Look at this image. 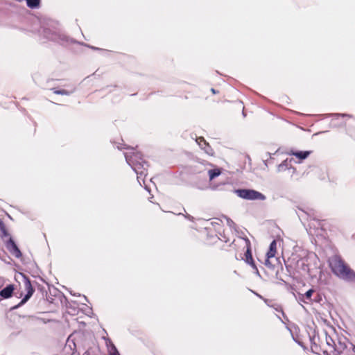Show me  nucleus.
Returning <instances> with one entry per match:
<instances>
[{
	"instance_id": "nucleus-4",
	"label": "nucleus",
	"mask_w": 355,
	"mask_h": 355,
	"mask_svg": "<svg viewBox=\"0 0 355 355\" xmlns=\"http://www.w3.org/2000/svg\"><path fill=\"white\" fill-rule=\"evenodd\" d=\"M235 193L237 194L239 197L245 200H264L266 198L263 193L253 189H240L236 190Z\"/></svg>"
},
{
	"instance_id": "nucleus-3",
	"label": "nucleus",
	"mask_w": 355,
	"mask_h": 355,
	"mask_svg": "<svg viewBox=\"0 0 355 355\" xmlns=\"http://www.w3.org/2000/svg\"><path fill=\"white\" fill-rule=\"evenodd\" d=\"M125 158L137 175L141 176L146 175L148 164L143 159L140 153H135L130 155H126Z\"/></svg>"
},
{
	"instance_id": "nucleus-13",
	"label": "nucleus",
	"mask_w": 355,
	"mask_h": 355,
	"mask_svg": "<svg viewBox=\"0 0 355 355\" xmlns=\"http://www.w3.org/2000/svg\"><path fill=\"white\" fill-rule=\"evenodd\" d=\"M311 154V151H292L291 155L295 156L300 160H303L308 157V156Z\"/></svg>"
},
{
	"instance_id": "nucleus-17",
	"label": "nucleus",
	"mask_w": 355,
	"mask_h": 355,
	"mask_svg": "<svg viewBox=\"0 0 355 355\" xmlns=\"http://www.w3.org/2000/svg\"><path fill=\"white\" fill-rule=\"evenodd\" d=\"M110 349L109 351L110 355H120L115 345L110 341Z\"/></svg>"
},
{
	"instance_id": "nucleus-11",
	"label": "nucleus",
	"mask_w": 355,
	"mask_h": 355,
	"mask_svg": "<svg viewBox=\"0 0 355 355\" xmlns=\"http://www.w3.org/2000/svg\"><path fill=\"white\" fill-rule=\"evenodd\" d=\"M15 291V286L13 284H9L4 288L0 291V301L1 299H8L12 297V293Z\"/></svg>"
},
{
	"instance_id": "nucleus-8",
	"label": "nucleus",
	"mask_w": 355,
	"mask_h": 355,
	"mask_svg": "<svg viewBox=\"0 0 355 355\" xmlns=\"http://www.w3.org/2000/svg\"><path fill=\"white\" fill-rule=\"evenodd\" d=\"M277 253V242L275 240H273L269 246V250L268 252L266 253V259L265 260L264 264L268 267L271 268L272 267V263L270 261V259L275 257Z\"/></svg>"
},
{
	"instance_id": "nucleus-20",
	"label": "nucleus",
	"mask_w": 355,
	"mask_h": 355,
	"mask_svg": "<svg viewBox=\"0 0 355 355\" xmlns=\"http://www.w3.org/2000/svg\"><path fill=\"white\" fill-rule=\"evenodd\" d=\"M211 90V92H212V93H213V94H216V91H215V89H213V88H212Z\"/></svg>"
},
{
	"instance_id": "nucleus-19",
	"label": "nucleus",
	"mask_w": 355,
	"mask_h": 355,
	"mask_svg": "<svg viewBox=\"0 0 355 355\" xmlns=\"http://www.w3.org/2000/svg\"><path fill=\"white\" fill-rule=\"evenodd\" d=\"M54 93L55 94H62V95H64V94H67V92L64 89H62V90H54Z\"/></svg>"
},
{
	"instance_id": "nucleus-9",
	"label": "nucleus",
	"mask_w": 355,
	"mask_h": 355,
	"mask_svg": "<svg viewBox=\"0 0 355 355\" xmlns=\"http://www.w3.org/2000/svg\"><path fill=\"white\" fill-rule=\"evenodd\" d=\"M220 241V238L213 231H207L206 237L204 239L205 245L211 246Z\"/></svg>"
},
{
	"instance_id": "nucleus-16",
	"label": "nucleus",
	"mask_w": 355,
	"mask_h": 355,
	"mask_svg": "<svg viewBox=\"0 0 355 355\" xmlns=\"http://www.w3.org/2000/svg\"><path fill=\"white\" fill-rule=\"evenodd\" d=\"M28 8H35L40 6V0H26Z\"/></svg>"
},
{
	"instance_id": "nucleus-15",
	"label": "nucleus",
	"mask_w": 355,
	"mask_h": 355,
	"mask_svg": "<svg viewBox=\"0 0 355 355\" xmlns=\"http://www.w3.org/2000/svg\"><path fill=\"white\" fill-rule=\"evenodd\" d=\"M208 173H209V180H212L214 178L218 176L221 173V171H220V169L216 168V169L209 170Z\"/></svg>"
},
{
	"instance_id": "nucleus-1",
	"label": "nucleus",
	"mask_w": 355,
	"mask_h": 355,
	"mask_svg": "<svg viewBox=\"0 0 355 355\" xmlns=\"http://www.w3.org/2000/svg\"><path fill=\"white\" fill-rule=\"evenodd\" d=\"M349 341L345 336H339L333 332L332 334L326 333L325 343L318 347L314 342L311 349L320 355H355V352L347 349Z\"/></svg>"
},
{
	"instance_id": "nucleus-10",
	"label": "nucleus",
	"mask_w": 355,
	"mask_h": 355,
	"mask_svg": "<svg viewBox=\"0 0 355 355\" xmlns=\"http://www.w3.org/2000/svg\"><path fill=\"white\" fill-rule=\"evenodd\" d=\"M197 143L200 148L209 156H214L215 152L211 146L202 137H200L196 139Z\"/></svg>"
},
{
	"instance_id": "nucleus-14",
	"label": "nucleus",
	"mask_w": 355,
	"mask_h": 355,
	"mask_svg": "<svg viewBox=\"0 0 355 355\" xmlns=\"http://www.w3.org/2000/svg\"><path fill=\"white\" fill-rule=\"evenodd\" d=\"M245 261L252 266L253 268H256L254 261L252 258V252H251V248L248 249V250L245 251Z\"/></svg>"
},
{
	"instance_id": "nucleus-7",
	"label": "nucleus",
	"mask_w": 355,
	"mask_h": 355,
	"mask_svg": "<svg viewBox=\"0 0 355 355\" xmlns=\"http://www.w3.org/2000/svg\"><path fill=\"white\" fill-rule=\"evenodd\" d=\"M24 289L26 291V294L25 295L24 298L21 300V302H19V304H18L17 306H21L24 304H25L31 297V296L33 295V294L35 292V288L32 286L31 280L26 277H24Z\"/></svg>"
},
{
	"instance_id": "nucleus-6",
	"label": "nucleus",
	"mask_w": 355,
	"mask_h": 355,
	"mask_svg": "<svg viewBox=\"0 0 355 355\" xmlns=\"http://www.w3.org/2000/svg\"><path fill=\"white\" fill-rule=\"evenodd\" d=\"M232 245L237 252H245L251 248V243L246 237H238L233 241Z\"/></svg>"
},
{
	"instance_id": "nucleus-12",
	"label": "nucleus",
	"mask_w": 355,
	"mask_h": 355,
	"mask_svg": "<svg viewBox=\"0 0 355 355\" xmlns=\"http://www.w3.org/2000/svg\"><path fill=\"white\" fill-rule=\"evenodd\" d=\"M10 236L8 230L3 221V220L0 218V238L2 240L9 237Z\"/></svg>"
},
{
	"instance_id": "nucleus-21",
	"label": "nucleus",
	"mask_w": 355,
	"mask_h": 355,
	"mask_svg": "<svg viewBox=\"0 0 355 355\" xmlns=\"http://www.w3.org/2000/svg\"><path fill=\"white\" fill-rule=\"evenodd\" d=\"M141 162V160H140L139 159H137L136 162Z\"/></svg>"
},
{
	"instance_id": "nucleus-2",
	"label": "nucleus",
	"mask_w": 355,
	"mask_h": 355,
	"mask_svg": "<svg viewBox=\"0 0 355 355\" xmlns=\"http://www.w3.org/2000/svg\"><path fill=\"white\" fill-rule=\"evenodd\" d=\"M328 263L329 268L335 275L346 281L355 282V272L340 256L331 257L329 259Z\"/></svg>"
},
{
	"instance_id": "nucleus-5",
	"label": "nucleus",
	"mask_w": 355,
	"mask_h": 355,
	"mask_svg": "<svg viewBox=\"0 0 355 355\" xmlns=\"http://www.w3.org/2000/svg\"><path fill=\"white\" fill-rule=\"evenodd\" d=\"M2 241H3L6 249L13 257L17 259L21 258L22 253L11 236Z\"/></svg>"
},
{
	"instance_id": "nucleus-18",
	"label": "nucleus",
	"mask_w": 355,
	"mask_h": 355,
	"mask_svg": "<svg viewBox=\"0 0 355 355\" xmlns=\"http://www.w3.org/2000/svg\"><path fill=\"white\" fill-rule=\"evenodd\" d=\"M313 293L314 290L309 289L308 291L305 293V294L304 295V297H305L306 300H310Z\"/></svg>"
}]
</instances>
